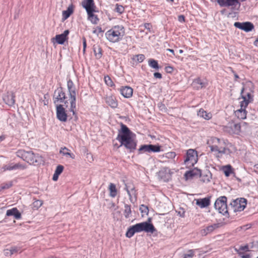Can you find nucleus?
I'll use <instances>...</instances> for the list:
<instances>
[{
    "mask_svg": "<svg viewBox=\"0 0 258 258\" xmlns=\"http://www.w3.org/2000/svg\"><path fill=\"white\" fill-rule=\"evenodd\" d=\"M132 134L127 126L121 123V129L118 132L116 140L120 143V146H124L131 152L134 151L137 146L136 141L132 138Z\"/></svg>",
    "mask_w": 258,
    "mask_h": 258,
    "instance_id": "nucleus-1",
    "label": "nucleus"
},
{
    "mask_svg": "<svg viewBox=\"0 0 258 258\" xmlns=\"http://www.w3.org/2000/svg\"><path fill=\"white\" fill-rule=\"evenodd\" d=\"M151 220L149 218L148 221L143 222L136 224L128 228L125 235L127 237H132L135 233L145 231L146 232L154 233L156 231L154 225L150 223Z\"/></svg>",
    "mask_w": 258,
    "mask_h": 258,
    "instance_id": "nucleus-2",
    "label": "nucleus"
},
{
    "mask_svg": "<svg viewBox=\"0 0 258 258\" xmlns=\"http://www.w3.org/2000/svg\"><path fill=\"white\" fill-rule=\"evenodd\" d=\"M18 157L22 158L30 164L39 165L43 162L42 157L38 154H35L32 151L18 150L16 152Z\"/></svg>",
    "mask_w": 258,
    "mask_h": 258,
    "instance_id": "nucleus-3",
    "label": "nucleus"
},
{
    "mask_svg": "<svg viewBox=\"0 0 258 258\" xmlns=\"http://www.w3.org/2000/svg\"><path fill=\"white\" fill-rule=\"evenodd\" d=\"M124 34V27L121 25H116L108 30L105 35L109 41L115 43L121 40Z\"/></svg>",
    "mask_w": 258,
    "mask_h": 258,
    "instance_id": "nucleus-4",
    "label": "nucleus"
},
{
    "mask_svg": "<svg viewBox=\"0 0 258 258\" xmlns=\"http://www.w3.org/2000/svg\"><path fill=\"white\" fill-rule=\"evenodd\" d=\"M67 86L70 95V102L71 106L70 111L73 112V114H75V109L76 108V93L74 83L71 80H69L67 82Z\"/></svg>",
    "mask_w": 258,
    "mask_h": 258,
    "instance_id": "nucleus-5",
    "label": "nucleus"
},
{
    "mask_svg": "<svg viewBox=\"0 0 258 258\" xmlns=\"http://www.w3.org/2000/svg\"><path fill=\"white\" fill-rule=\"evenodd\" d=\"M211 142L212 145H209V147L212 152H217L218 153L225 154L227 153V150L229 151L223 146L224 142L221 141L219 139L212 138L211 139Z\"/></svg>",
    "mask_w": 258,
    "mask_h": 258,
    "instance_id": "nucleus-6",
    "label": "nucleus"
},
{
    "mask_svg": "<svg viewBox=\"0 0 258 258\" xmlns=\"http://www.w3.org/2000/svg\"><path fill=\"white\" fill-rule=\"evenodd\" d=\"M214 206L220 213L224 215L228 213L227 198L225 196L218 198L215 202Z\"/></svg>",
    "mask_w": 258,
    "mask_h": 258,
    "instance_id": "nucleus-7",
    "label": "nucleus"
},
{
    "mask_svg": "<svg viewBox=\"0 0 258 258\" xmlns=\"http://www.w3.org/2000/svg\"><path fill=\"white\" fill-rule=\"evenodd\" d=\"M198 161L197 152L194 149H189L187 151L184 164L187 167L194 166Z\"/></svg>",
    "mask_w": 258,
    "mask_h": 258,
    "instance_id": "nucleus-8",
    "label": "nucleus"
},
{
    "mask_svg": "<svg viewBox=\"0 0 258 258\" xmlns=\"http://www.w3.org/2000/svg\"><path fill=\"white\" fill-rule=\"evenodd\" d=\"M65 93L61 87L57 88L53 94V102L56 105L57 103H64L66 107H68V102L66 100Z\"/></svg>",
    "mask_w": 258,
    "mask_h": 258,
    "instance_id": "nucleus-9",
    "label": "nucleus"
},
{
    "mask_svg": "<svg viewBox=\"0 0 258 258\" xmlns=\"http://www.w3.org/2000/svg\"><path fill=\"white\" fill-rule=\"evenodd\" d=\"M247 201L244 198L237 199L230 203L231 210L234 212L243 211L246 207Z\"/></svg>",
    "mask_w": 258,
    "mask_h": 258,
    "instance_id": "nucleus-10",
    "label": "nucleus"
},
{
    "mask_svg": "<svg viewBox=\"0 0 258 258\" xmlns=\"http://www.w3.org/2000/svg\"><path fill=\"white\" fill-rule=\"evenodd\" d=\"M234 26L239 29L248 32L251 31L254 28L253 24L250 22H236L234 23Z\"/></svg>",
    "mask_w": 258,
    "mask_h": 258,
    "instance_id": "nucleus-11",
    "label": "nucleus"
},
{
    "mask_svg": "<svg viewBox=\"0 0 258 258\" xmlns=\"http://www.w3.org/2000/svg\"><path fill=\"white\" fill-rule=\"evenodd\" d=\"M82 6L86 10L87 14L97 12L94 0H83L82 2Z\"/></svg>",
    "mask_w": 258,
    "mask_h": 258,
    "instance_id": "nucleus-12",
    "label": "nucleus"
},
{
    "mask_svg": "<svg viewBox=\"0 0 258 258\" xmlns=\"http://www.w3.org/2000/svg\"><path fill=\"white\" fill-rule=\"evenodd\" d=\"M56 116L57 119L62 122H65L67 120V114L65 109L61 104H56Z\"/></svg>",
    "mask_w": 258,
    "mask_h": 258,
    "instance_id": "nucleus-13",
    "label": "nucleus"
},
{
    "mask_svg": "<svg viewBox=\"0 0 258 258\" xmlns=\"http://www.w3.org/2000/svg\"><path fill=\"white\" fill-rule=\"evenodd\" d=\"M15 95L12 92H8L3 96V99L6 104L10 106H13L15 103Z\"/></svg>",
    "mask_w": 258,
    "mask_h": 258,
    "instance_id": "nucleus-14",
    "label": "nucleus"
},
{
    "mask_svg": "<svg viewBox=\"0 0 258 258\" xmlns=\"http://www.w3.org/2000/svg\"><path fill=\"white\" fill-rule=\"evenodd\" d=\"M159 176L164 181H167L170 178V169L168 167L162 169L159 172Z\"/></svg>",
    "mask_w": 258,
    "mask_h": 258,
    "instance_id": "nucleus-15",
    "label": "nucleus"
},
{
    "mask_svg": "<svg viewBox=\"0 0 258 258\" xmlns=\"http://www.w3.org/2000/svg\"><path fill=\"white\" fill-rule=\"evenodd\" d=\"M124 189L127 192L131 202L132 203H134L132 199V196H136V190L134 185L132 183H125Z\"/></svg>",
    "mask_w": 258,
    "mask_h": 258,
    "instance_id": "nucleus-16",
    "label": "nucleus"
},
{
    "mask_svg": "<svg viewBox=\"0 0 258 258\" xmlns=\"http://www.w3.org/2000/svg\"><path fill=\"white\" fill-rule=\"evenodd\" d=\"M69 30H65L63 33L56 35L55 39L56 42L59 44H63L68 39V35L69 34Z\"/></svg>",
    "mask_w": 258,
    "mask_h": 258,
    "instance_id": "nucleus-17",
    "label": "nucleus"
},
{
    "mask_svg": "<svg viewBox=\"0 0 258 258\" xmlns=\"http://www.w3.org/2000/svg\"><path fill=\"white\" fill-rule=\"evenodd\" d=\"M120 93L124 98H128L132 96L133 90L130 87L124 86L120 89Z\"/></svg>",
    "mask_w": 258,
    "mask_h": 258,
    "instance_id": "nucleus-18",
    "label": "nucleus"
},
{
    "mask_svg": "<svg viewBox=\"0 0 258 258\" xmlns=\"http://www.w3.org/2000/svg\"><path fill=\"white\" fill-rule=\"evenodd\" d=\"M25 167L23 166L22 164L17 163V164H14V163H11L9 164L5 165L3 167L2 169H3V171H6V170H16L17 169H24Z\"/></svg>",
    "mask_w": 258,
    "mask_h": 258,
    "instance_id": "nucleus-19",
    "label": "nucleus"
},
{
    "mask_svg": "<svg viewBox=\"0 0 258 258\" xmlns=\"http://www.w3.org/2000/svg\"><path fill=\"white\" fill-rule=\"evenodd\" d=\"M105 100L106 103L111 108H115L117 107L118 103L115 97L113 96H107Z\"/></svg>",
    "mask_w": 258,
    "mask_h": 258,
    "instance_id": "nucleus-20",
    "label": "nucleus"
},
{
    "mask_svg": "<svg viewBox=\"0 0 258 258\" xmlns=\"http://www.w3.org/2000/svg\"><path fill=\"white\" fill-rule=\"evenodd\" d=\"M208 85V83L206 80H202L200 78L195 80L192 83L194 87H196L197 89H202L206 87Z\"/></svg>",
    "mask_w": 258,
    "mask_h": 258,
    "instance_id": "nucleus-21",
    "label": "nucleus"
},
{
    "mask_svg": "<svg viewBox=\"0 0 258 258\" xmlns=\"http://www.w3.org/2000/svg\"><path fill=\"white\" fill-rule=\"evenodd\" d=\"M6 215L8 216H14L16 219H19L21 217V213L16 208H13L7 211Z\"/></svg>",
    "mask_w": 258,
    "mask_h": 258,
    "instance_id": "nucleus-22",
    "label": "nucleus"
},
{
    "mask_svg": "<svg viewBox=\"0 0 258 258\" xmlns=\"http://www.w3.org/2000/svg\"><path fill=\"white\" fill-rule=\"evenodd\" d=\"M227 127L231 128V131H228L229 132L238 134L240 131L241 126L239 123H229Z\"/></svg>",
    "mask_w": 258,
    "mask_h": 258,
    "instance_id": "nucleus-23",
    "label": "nucleus"
},
{
    "mask_svg": "<svg viewBox=\"0 0 258 258\" xmlns=\"http://www.w3.org/2000/svg\"><path fill=\"white\" fill-rule=\"evenodd\" d=\"M220 224H214L206 227L205 229L202 230V233L203 235H206L207 234L212 232L215 229L218 228L219 227Z\"/></svg>",
    "mask_w": 258,
    "mask_h": 258,
    "instance_id": "nucleus-24",
    "label": "nucleus"
},
{
    "mask_svg": "<svg viewBox=\"0 0 258 258\" xmlns=\"http://www.w3.org/2000/svg\"><path fill=\"white\" fill-rule=\"evenodd\" d=\"M210 201L209 198H205L199 199L197 201L196 204L201 208H205L208 207L210 205Z\"/></svg>",
    "mask_w": 258,
    "mask_h": 258,
    "instance_id": "nucleus-25",
    "label": "nucleus"
},
{
    "mask_svg": "<svg viewBox=\"0 0 258 258\" xmlns=\"http://www.w3.org/2000/svg\"><path fill=\"white\" fill-rule=\"evenodd\" d=\"M198 115L205 119H210L212 117V114L210 113H208L203 109H200L198 112Z\"/></svg>",
    "mask_w": 258,
    "mask_h": 258,
    "instance_id": "nucleus-26",
    "label": "nucleus"
},
{
    "mask_svg": "<svg viewBox=\"0 0 258 258\" xmlns=\"http://www.w3.org/2000/svg\"><path fill=\"white\" fill-rule=\"evenodd\" d=\"M94 12H91L88 13V19L90 21L91 23L93 24H97L99 22V18L97 16L94 14Z\"/></svg>",
    "mask_w": 258,
    "mask_h": 258,
    "instance_id": "nucleus-27",
    "label": "nucleus"
},
{
    "mask_svg": "<svg viewBox=\"0 0 258 258\" xmlns=\"http://www.w3.org/2000/svg\"><path fill=\"white\" fill-rule=\"evenodd\" d=\"M93 51L95 57L97 59H100L102 57V49L99 45H94Z\"/></svg>",
    "mask_w": 258,
    "mask_h": 258,
    "instance_id": "nucleus-28",
    "label": "nucleus"
},
{
    "mask_svg": "<svg viewBox=\"0 0 258 258\" xmlns=\"http://www.w3.org/2000/svg\"><path fill=\"white\" fill-rule=\"evenodd\" d=\"M73 13V6L71 5L69 6L67 10L62 12V17L64 20L67 19Z\"/></svg>",
    "mask_w": 258,
    "mask_h": 258,
    "instance_id": "nucleus-29",
    "label": "nucleus"
},
{
    "mask_svg": "<svg viewBox=\"0 0 258 258\" xmlns=\"http://www.w3.org/2000/svg\"><path fill=\"white\" fill-rule=\"evenodd\" d=\"M235 115L239 119H245L246 117V111L245 109H240L235 111Z\"/></svg>",
    "mask_w": 258,
    "mask_h": 258,
    "instance_id": "nucleus-30",
    "label": "nucleus"
},
{
    "mask_svg": "<svg viewBox=\"0 0 258 258\" xmlns=\"http://www.w3.org/2000/svg\"><path fill=\"white\" fill-rule=\"evenodd\" d=\"M243 90H244V89L243 88L241 92L242 98H243V100L240 102V106H241L240 109H245L246 107H247V106L248 105V104L249 103V100L248 99H247V98L245 96H243L242 95V94L243 93Z\"/></svg>",
    "mask_w": 258,
    "mask_h": 258,
    "instance_id": "nucleus-31",
    "label": "nucleus"
},
{
    "mask_svg": "<svg viewBox=\"0 0 258 258\" xmlns=\"http://www.w3.org/2000/svg\"><path fill=\"white\" fill-rule=\"evenodd\" d=\"M69 151L70 150L68 149L67 148L63 147L61 148L59 153L62 154L63 155L67 156H70L71 158L74 159L75 158V155L71 153Z\"/></svg>",
    "mask_w": 258,
    "mask_h": 258,
    "instance_id": "nucleus-32",
    "label": "nucleus"
},
{
    "mask_svg": "<svg viewBox=\"0 0 258 258\" xmlns=\"http://www.w3.org/2000/svg\"><path fill=\"white\" fill-rule=\"evenodd\" d=\"M109 190L110 197L114 198L117 195V190L115 185L112 183H110L109 186Z\"/></svg>",
    "mask_w": 258,
    "mask_h": 258,
    "instance_id": "nucleus-33",
    "label": "nucleus"
},
{
    "mask_svg": "<svg viewBox=\"0 0 258 258\" xmlns=\"http://www.w3.org/2000/svg\"><path fill=\"white\" fill-rule=\"evenodd\" d=\"M132 210L131 206L125 204L124 205V209L123 211V214L125 218H129L131 215Z\"/></svg>",
    "mask_w": 258,
    "mask_h": 258,
    "instance_id": "nucleus-34",
    "label": "nucleus"
},
{
    "mask_svg": "<svg viewBox=\"0 0 258 258\" xmlns=\"http://www.w3.org/2000/svg\"><path fill=\"white\" fill-rule=\"evenodd\" d=\"M232 167L230 165L224 166L222 168V170L224 172L225 175L228 177L230 173L232 172Z\"/></svg>",
    "mask_w": 258,
    "mask_h": 258,
    "instance_id": "nucleus-35",
    "label": "nucleus"
},
{
    "mask_svg": "<svg viewBox=\"0 0 258 258\" xmlns=\"http://www.w3.org/2000/svg\"><path fill=\"white\" fill-rule=\"evenodd\" d=\"M150 152H159L161 151V146L158 145L150 144Z\"/></svg>",
    "mask_w": 258,
    "mask_h": 258,
    "instance_id": "nucleus-36",
    "label": "nucleus"
},
{
    "mask_svg": "<svg viewBox=\"0 0 258 258\" xmlns=\"http://www.w3.org/2000/svg\"><path fill=\"white\" fill-rule=\"evenodd\" d=\"M149 65L150 67L156 70L159 69V65L157 60L153 59H150L149 60Z\"/></svg>",
    "mask_w": 258,
    "mask_h": 258,
    "instance_id": "nucleus-37",
    "label": "nucleus"
},
{
    "mask_svg": "<svg viewBox=\"0 0 258 258\" xmlns=\"http://www.w3.org/2000/svg\"><path fill=\"white\" fill-rule=\"evenodd\" d=\"M196 249L188 250L187 252L183 254V258H192L195 255Z\"/></svg>",
    "mask_w": 258,
    "mask_h": 258,
    "instance_id": "nucleus-38",
    "label": "nucleus"
},
{
    "mask_svg": "<svg viewBox=\"0 0 258 258\" xmlns=\"http://www.w3.org/2000/svg\"><path fill=\"white\" fill-rule=\"evenodd\" d=\"M235 251L237 252L238 254L239 253H243L242 251H249V246L248 245H245L244 246H240L238 249L235 248Z\"/></svg>",
    "mask_w": 258,
    "mask_h": 258,
    "instance_id": "nucleus-39",
    "label": "nucleus"
},
{
    "mask_svg": "<svg viewBox=\"0 0 258 258\" xmlns=\"http://www.w3.org/2000/svg\"><path fill=\"white\" fill-rule=\"evenodd\" d=\"M145 58V55L142 54H137L134 56L133 59L139 62H142Z\"/></svg>",
    "mask_w": 258,
    "mask_h": 258,
    "instance_id": "nucleus-40",
    "label": "nucleus"
},
{
    "mask_svg": "<svg viewBox=\"0 0 258 258\" xmlns=\"http://www.w3.org/2000/svg\"><path fill=\"white\" fill-rule=\"evenodd\" d=\"M197 173L195 172L194 170H189L186 171L184 174V176L186 179L191 178L195 175H196Z\"/></svg>",
    "mask_w": 258,
    "mask_h": 258,
    "instance_id": "nucleus-41",
    "label": "nucleus"
},
{
    "mask_svg": "<svg viewBox=\"0 0 258 258\" xmlns=\"http://www.w3.org/2000/svg\"><path fill=\"white\" fill-rule=\"evenodd\" d=\"M140 210L142 214V216L148 215L149 213L148 208L144 205H142L140 208Z\"/></svg>",
    "mask_w": 258,
    "mask_h": 258,
    "instance_id": "nucleus-42",
    "label": "nucleus"
},
{
    "mask_svg": "<svg viewBox=\"0 0 258 258\" xmlns=\"http://www.w3.org/2000/svg\"><path fill=\"white\" fill-rule=\"evenodd\" d=\"M150 144L142 145L140 149V152H148L150 153Z\"/></svg>",
    "mask_w": 258,
    "mask_h": 258,
    "instance_id": "nucleus-43",
    "label": "nucleus"
},
{
    "mask_svg": "<svg viewBox=\"0 0 258 258\" xmlns=\"http://www.w3.org/2000/svg\"><path fill=\"white\" fill-rule=\"evenodd\" d=\"M104 81L106 84L108 86L112 87L114 86L112 81L109 76H105L104 77Z\"/></svg>",
    "mask_w": 258,
    "mask_h": 258,
    "instance_id": "nucleus-44",
    "label": "nucleus"
},
{
    "mask_svg": "<svg viewBox=\"0 0 258 258\" xmlns=\"http://www.w3.org/2000/svg\"><path fill=\"white\" fill-rule=\"evenodd\" d=\"M13 185L12 181H9L7 183H4L1 184L2 188L4 189H8Z\"/></svg>",
    "mask_w": 258,
    "mask_h": 258,
    "instance_id": "nucleus-45",
    "label": "nucleus"
},
{
    "mask_svg": "<svg viewBox=\"0 0 258 258\" xmlns=\"http://www.w3.org/2000/svg\"><path fill=\"white\" fill-rule=\"evenodd\" d=\"M103 30H102V28L98 26L96 28H94V29L93 31V33L97 35V36H99L100 33H103Z\"/></svg>",
    "mask_w": 258,
    "mask_h": 258,
    "instance_id": "nucleus-46",
    "label": "nucleus"
},
{
    "mask_svg": "<svg viewBox=\"0 0 258 258\" xmlns=\"http://www.w3.org/2000/svg\"><path fill=\"white\" fill-rule=\"evenodd\" d=\"M63 166L62 165H59L56 167V169L55 170V173L60 175L63 171Z\"/></svg>",
    "mask_w": 258,
    "mask_h": 258,
    "instance_id": "nucleus-47",
    "label": "nucleus"
},
{
    "mask_svg": "<svg viewBox=\"0 0 258 258\" xmlns=\"http://www.w3.org/2000/svg\"><path fill=\"white\" fill-rule=\"evenodd\" d=\"M116 12L119 14H122L124 11V8L122 6L119 5L118 4H116Z\"/></svg>",
    "mask_w": 258,
    "mask_h": 258,
    "instance_id": "nucleus-48",
    "label": "nucleus"
},
{
    "mask_svg": "<svg viewBox=\"0 0 258 258\" xmlns=\"http://www.w3.org/2000/svg\"><path fill=\"white\" fill-rule=\"evenodd\" d=\"M176 156V154L175 152H168L165 155V157L169 158V159H173L175 158Z\"/></svg>",
    "mask_w": 258,
    "mask_h": 258,
    "instance_id": "nucleus-49",
    "label": "nucleus"
},
{
    "mask_svg": "<svg viewBox=\"0 0 258 258\" xmlns=\"http://www.w3.org/2000/svg\"><path fill=\"white\" fill-rule=\"evenodd\" d=\"M42 205V201L41 200H37L33 203L34 207L38 208Z\"/></svg>",
    "mask_w": 258,
    "mask_h": 258,
    "instance_id": "nucleus-50",
    "label": "nucleus"
},
{
    "mask_svg": "<svg viewBox=\"0 0 258 258\" xmlns=\"http://www.w3.org/2000/svg\"><path fill=\"white\" fill-rule=\"evenodd\" d=\"M250 247L251 248H254L256 250L258 249V241H253L250 243Z\"/></svg>",
    "mask_w": 258,
    "mask_h": 258,
    "instance_id": "nucleus-51",
    "label": "nucleus"
},
{
    "mask_svg": "<svg viewBox=\"0 0 258 258\" xmlns=\"http://www.w3.org/2000/svg\"><path fill=\"white\" fill-rule=\"evenodd\" d=\"M185 214V211L183 209H180L179 211H178V215H179L180 217H184Z\"/></svg>",
    "mask_w": 258,
    "mask_h": 258,
    "instance_id": "nucleus-52",
    "label": "nucleus"
},
{
    "mask_svg": "<svg viewBox=\"0 0 258 258\" xmlns=\"http://www.w3.org/2000/svg\"><path fill=\"white\" fill-rule=\"evenodd\" d=\"M239 255L240 256L241 258H250L251 256L249 254H245L244 253H239Z\"/></svg>",
    "mask_w": 258,
    "mask_h": 258,
    "instance_id": "nucleus-53",
    "label": "nucleus"
},
{
    "mask_svg": "<svg viewBox=\"0 0 258 258\" xmlns=\"http://www.w3.org/2000/svg\"><path fill=\"white\" fill-rule=\"evenodd\" d=\"M178 20L181 23H183L185 21V17L183 15H181L178 16Z\"/></svg>",
    "mask_w": 258,
    "mask_h": 258,
    "instance_id": "nucleus-54",
    "label": "nucleus"
},
{
    "mask_svg": "<svg viewBox=\"0 0 258 258\" xmlns=\"http://www.w3.org/2000/svg\"><path fill=\"white\" fill-rule=\"evenodd\" d=\"M154 77L156 78L161 79L162 75L160 73L156 72L154 74Z\"/></svg>",
    "mask_w": 258,
    "mask_h": 258,
    "instance_id": "nucleus-55",
    "label": "nucleus"
},
{
    "mask_svg": "<svg viewBox=\"0 0 258 258\" xmlns=\"http://www.w3.org/2000/svg\"><path fill=\"white\" fill-rule=\"evenodd\" d=\"M12 254H13V252H11L10 249H7L5 250V255L9 256V255H11Z\"/></svg>",
    "mask_w": 258,
    "mask_h": 258,
    "instance_id": "nucleus-56",
    "label": "nucleus"
},
{
    "mask_svg": "<svg viewBox=\"0 0 258 258\" xmlns=\"http://www.w3.org/2000/svg\"><path fill=\"white\" fill-rule=\"evenodd\" d=\"M165 70L167 73H170L173 71V69L171 67H167L165 68Z\"/></svg>",
    "mask_w": 258,
    "mask_h": 258,
    "instance_id": "nucleus-57",
    "label": "nucleus"
},
{
    "mask_svg": "<svg viewBox=\"0 0 258 258\" xmlns=\"http://www.w3.org/2000/svg\"><path fill=\"white\" fill-rule=\"evenodd\" d=\"M59 175L55 173H54L53 175V177H52V179L54 181H56L57 179H58V176Z\"/></svg>",
    "mask_w": 258,
    "mask_h": 258,
    "instance_id": "nucleus-58",
    "label": "nucleus"
},
{
    "mask_svg": "<svg viewBox=\"0 0 258 258\" xmlns=\"http://www.w3.org/2000/svg\"><path fill=\"white\" fill-rule=\"evenodd\" d=\"M144 27L146 29L150 30L151 28V25L150 23H145L144 24Z\"/></svg>",
    "mask_w": 258,
    "mask_h": 258,
    "instance_id": "nucleus-59",
    "label": "nucleus"
},
{
    "mask_svg": "<svg viewBox=\"0 0 258 258\" xmlns=\"http://www.w3.org/2000/svg\"><path fill=\"white\" fill-rule=\"evenodd\" d=\"M83 48H84V49H85L86 48V46H87V43H86V39L85 38H83Z\"/></svg>",
    "mask_w": 258,
    "mask_h": 258,
    "instance_id": "nucleus-60",
    "label": "nucleus"
},
{
    "mask_svg": "<svg viewBox=\"0 0 258 258\" xmlns=\"http://www.w3.org/2000/svg\"><path fill=\"white\" fill-rule=\"evenodd\" d=\"M11 252H13V254L16 252L18 250L17 248L16 247H13L11 249H10Z\"/></svg>",
    "mask_w": 258,
    "mask_h": 258,
    "instance_id": "nucleus-61",
    "label": "nucleus"
},
{
    "mask_svg": "<svg viewBox=\"0 0 258 258\" xmlns=\"http://www.w3.org/2000/svg\"><path fill=\"white\" fill-rule=\"evenodd\" d=\"M234 77H235V81H237V79L239 78V76L238 75L233 72Z\"/></svg>",
    "mask_w": 258,
    "mask_h": 258,
    "instance_id": "nucleus-62",
    "label": "nucleus"
},
{
    "mask_svg": "<svg viewBox=\"0 0 258 258\" xmlns=\"http://www.w3.org/2000/svg\"><path fill=\"white\" fill-rule=\"evenodd\" d=\"M254 169L256 172H258V164H256L254 166Z\"/></svg>",
    "mask_w": 258,
    "mask_h": 258,
    "instance_id": "nucleus-63",
    "label": "nucleus"
},
{
    "mask_svg": "<svg viewBox=\"0 0 258 258\" xmlns=\"http://www.w3.org/2000/svg\"><path fill=\"white\" fill-rule=\"evenodd\" d=\"M254 45L256 46H258V37L256 38V39L254 41L253 43Z\"/></svg>",
    "mask_w": 258,
    "mask_h": 258,
    "instance_id": "nucleus-64",
    "label": "nucleus"
}]
</instances>
